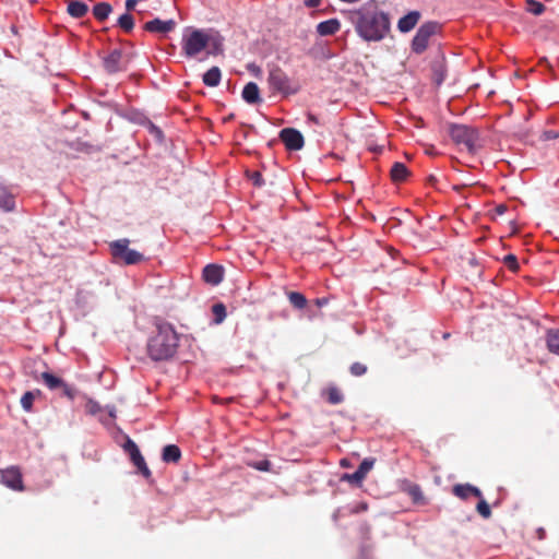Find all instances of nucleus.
Listing matches in <instances>:
<instances>
[{"label":"nucleus","instance_id":"36","mask_svg":"<svg viewBox=\"0 0 559 559\" xmlns=\"http://www.w3.org/2000/svg\"><path fill=\"white\" fill-rule=\"evenodd\" d=\"M476 510L477 512L484 518V519H488L490 518L491 515V510H490V507L489 504L481 498H479V502L477 503V507H476Z\"/></svg>","mask_w":559,"mask_h":559},{"label":"nucleus","instance_id":"7","mask_svg":"<svg viewBox=\"0 0 559 559\" xmlns=\"http://www.w3.org/2000/svg\"><path fill=\"white\" fill-rule=\"evenodd\" d=\"M440 24L435 21L421 24L412 40V50L417 55L423 53L428 48L430 39L440 31Z\"/></svg>","mask_w":559,"mask_h":559},{"label":"nucleus","instance_id":"55","mask_svg":"<svg viewBox=\"0 0 559 559\" xmlns=\"http://www.w3.org/2000/svg\"><path fill=\"white\" fill-rule=\"evenodd\" d=\"M428 180H429V182H435V181H436V178H435V176H430V177L428 178Z\"/></svg>","mask_w":559,"mask_h":559},{"label":"nucleus","instance_id":"25","mask_svg":"<svg viewBox=\"0 0 559 559\" xmlns=\"http://www.w3.org/2000/svg\"><path fill=\"white\" fill-rule=\"evenodd\" d=\"M111 11L112 7L108 2L96 3L92 10L94 17L99 22L105 21L109 16Z\"/></svg>","mask_w":559,"mask_h":559},{"label":"nucleus","instance_id":"34","mask_svg":"<svg viewBox=\"0 0 559 559\" xmlns=\"http://www.w3.org/2000/svg\"><path fill=\"white\" fill-rule=\"evenodd\" d=\"M526 11L534 15H540L545 11V5L536 0H526Z\"/></svg>","mask_w":559,"mask_h":559},{"label":"nucleus","instance_id":"8","mask_svg":"<svg viewBox=\"0 0 559 559\" xmlns=\"http://www.w3.org/2000/svg\"><path fill=\"white\" fill-rule=\"evenodd\" d=\"M128 62L129 60L120 49H114L103 59L104 69L109 74L127 70Z\"/></svg>","mask_w":559,"mask_h":559},{"label":"nucleus","instance_id":"26","mask_svg":"<svg viewBox=\"0 0 559 559\" xmlns=\"http://www.w3.org/2000/svg\"><path fill=\"white\" fill-rule=\"evenodd\" d=\"M15 206L13 195L4 187H0V209L10 212Z\"/></svg>","mask_w":559,"mask_h":559},{"label":"nucleus","instance_id":"44","mask_svg":"<svg viewBox=\"0 0 559 559\" xmlns=\"http://www.w3.org/2000/svg\"><path fill=\"white\" fill-rule=\"evenodd\" d=\"M559 138V132L554 130L544 131L540 135L543 141H549Z\"/></svg>","mask_w":559,"mask_h":559},{"label":"nucleus","instance_id":"23","mask_svg":"<svg viewBox=\"0 0 559 559\" xmlns=\"http://www.w3.org/2000/svg\"><path fill=\"white\" fill-rule=\"evenodd\" d=\"M445 75H447V68H445L443 60L433 62L432 63V81H433V83L437 86H440L443 83Z\"/></svg>","mask_w":559,"mask_h":559},{"label":"nucleus","instance_id":"40","mask_svg":"<svg viewBox=\"0 0 559 559\" xmlns=\"http://www.w3.org/2000/svg\"><path fill=\"white\" fill-rule=\"evenodd\" d=\"M250 466L261 472H269L271 469V462L269 460H262L259 462L251 463Z\"/></svg>","mask_w":559,"mask_h":559},{"label":"nucleus","instance_id":"29","mask_svg":"<svg viewBox=\"0 0 559 559\" xmlns=\"http://www.w3.org/2000/svg\"><path fill=\"white\" fill-rule=\"evenodd\" d=\"M407 493L414 503H416V504H425L426 503L425 496L423 493L420 486L411 485L407 488Z\"/></svg>","mask_w":559,"mask_h":559},{"label":"nucleus","instance_id":"52","mask_svg":"<svg viewBox=\"0 0 559 559\" xmlns=\"http://www.w3.org/2000/svg\"><path fill=\"white\" fill-rule=\"evenodd\" d=\"M497 211H498V213L502 214L506 211V206L504 205H500V206L497 207Z\"/></svg>","mask_w":559,"mask_h":559},{"label":"nucleus","instance_id":"12","mask_svg":"<svg viewBox=\"0 0 559 559\" xmlns=\"http://www.w3.org/2000/svg\"><path fill=\"white\" fill-rule=\"evenodd\" d=\"M204 282L213 286L218 285L223 281L224 269L217 264H207L202 273Z\"/></svg>","mask_w":559,"mask_h":559},{"label":"nucleus","instance_id":"20","mask_svg":"<svg viewBox=\"0 0 559 559\" xmlns=\"http://www.w3.org/2000/svg\"><path fill=\"white\" fill-rule=\"evenodd\" d=\"M222 79V72L218 67L209 69L202 78L203 83L209 87H216Z\"/></svg>","mask_w":559,"mask_h":559},{"label":"nucleus","instance_id":"33","mask_svg":"<svg viewBox=\"0 0 559 559\" xmlns=\"http://www.w3.org/2000/svg\"><path fill=\"white\" fill-rule=\"evenodd\" d=\"M374 463L376 459L373 457H367L362 460V462L357 468V472L362 476L364 479L366 478L367 474L372 469Z\"/></svg>","mask_w":559,"mask_h":559},{"label":"nucleus","instance_id":"49","mask_svg":"<svg viewBox=\"0 0 559 559\" xmlns=\"http://www.w3.org/2000/svg\"><path fill=\"white\" fill-rule=\"evenodd\" d=\"M328 302H329L328 298H324V297L316 299V305L318 307H323V306L328 305Z\"/></svg>","mask_w":559,"mask_h":559},{"label":"nucleus","instance_id":"19","mask_svg":"<svg viewBox=\"0 0 559 559\" xmlns=\"http://www.w3.org/2000/svg\"><path fill=\"white\" fill-rule=\"evenodd\" d=\"M207 55L212 56H221L224 53V38L216 34L214 36L210 35V41L207 44Z\"/></svg>","mask_w":559,"mask_h":559},{"label":"nucleus","instance_id":"21","mask_svg":"<svg viewBox=\"0 0 559 559\" xmlns=\"http://www.w3.org/2000/svg\"><path fill=\"white\" fill-rule=\"evenodd\" d=\"M67 11L72 17L80 19L87 13L88 7L82 1L73 0L68 3Z\"/></svg>","mask_w":559,"mask_h":559},{"label":"nucleus","instance_id":"53","mask_svg":"<svg viewBox=\"0 0 559 559\" xmlns=\"http://www.w3.org/2000/svg\"><path fill=\"white\" fill-rule=\"evenodd\" d=\"M109 415H110L111 417H116V415H115V407H112L111 409H109Z\"/></svg>","mask_w":559,"mask_h":559},{"label":"nucleus","instance_id":"35","mask_svg":"<svg viewBox=\"0 0 559 559\" xmlns=\"http://www.w3.org/2000/svg\"><path fill=\"white\" fill-rule=\"evenodd\" d=\"M34 399H35L34 392L28 391L23 394V396L21 397V405L24 408V411L31 412Z\"/></svg>","mask_w":559,"mask_h":559},{"label":"nucleus","instance_id":"15","mask_svg":"<svg viewBox=\"0 0 559 559\" xmlns=\"http://www.w3.org/2000/svg\"><path fill=\"white\" fill-rule=\"evenodd\" d=\"M420 19V13L418 11H411L399 20L397 27L400 32L407 33L412 31Z\"/></svg>","mask_w":559,"mask_h":559},{"label":"nucleus","instance_id":"16","mask_svg":"<svg viewBox=\"0 0 559 559\" xmlns=\"http://www.w3.org/2000/svg\"><path fill=\"white\" fill-rule=\"evenodd\" d=\"M341 28V22L337 19H330L320 22L317 25V32L320 36H331L336 34Z\"/></svg>","mask_w":559,"mask_h":559},{"label":"nucleus","instance_id":"1","mask_svg":"<svg viewBox=\"0 0 559 559\" xmlns=\"http://www.w3.org/2000/svg\"><path fill=\"white\" fill-rule=\"evenodd\" d=\"M179 346V334L174 325L166 321L155 324V332L148 337L146 350L154 361H163L173 358Z\"/></svg>","mask_w":559,"mask_h":559},{"label":"nucleus","instance_id":"54","mask_svg":"<svg viewBox=\"0 0 559 559\" xmlns=\"http://www.w3.org/2000/svg\"><path fill=\"white\" fill-rule=\"evenodd\" d=\"M249 69H251V70H253V71H257V72H260V68L254 67V66L250 67Z\"/></svg>","mask_w":559,"mask_h":559},{"label":"nucleus","instance_id":"28","mask_svg":"<svg viewBox=\"0 0 559 559\" xmlns=\"http://www.w3.org/2000/svg\"><path fill=\"white\" fill-rule=\"evenodd\" d=\"M41 380L50 390H57L63 385V380L49 372L41 373Z\"/></svg>","mask_w":559,"mask_h":559},{"label":"nucleus","instance_id":"6","mask_svg":"<svg viewBox=\"0 0 559 559\" xmlns=\"http://www.w3.org/2000/svg\"><path fill=\"white\" fill-rule=\"evenodd\" d=\"M129 245L130 240L127 238L110 242L109 248L112 257L127 265H133L144 261V255L136 250L130 249Z\"/></svg>","mask_w":559,"mask_h":559},{"label":"nucleus","instance_id":"37","mask_svg":"<svg viewBox=\"0 0 559 559\" xmlns=\"http://www.w3.org/2000/svg\"><path fill=\"white\" fill-rule=\"evenodd\" d=\"M367 366L359 361L352 364L349 367V371L354 377H361L367 372Z\"/></svg>","mask_w":559,"mask_h":559},{"label":"nucleus","instance_id":"48","mask_svg":"<svg viewBox=\"0 0 559 559\" xmlns=\"http://www.w3.org/2000/svg\"><path fill=\"white\" fill-rule=\"evenodd\" d=\"M307 118H308V120H309V121H311L312 123L321 124V122H320L319 118H318L316 115L311 114V112H309V114L307 115Z\"/></svg>","mask_w":559,"mask_h":559},{"label":"nucleus","instance_id":"42","mask_svg":"<svg viewBox=\"0 0 559 559\" xmlns=\"http://www.w3.org/2000/svg\"><path fill=\"white\" fill-rule=\"evenodd\" d=\"M59 389L62 390V394L67 396L70 400H73L76 395V391L74 388L70 386L66 382H63V385H61Z\"/></svg>","mask_w":559,"mask_h":559},{"label":"nucleus","instance_id":"5","mask_svg":"<svg viewBox=\"0 0 559 559\" xmlns=\"http://www.w3.org/2000/svg\"><path fill=\"white\" fill-rule=\"evenodd\" d=\"M450 136L457 145H463L468 152L480 146L478 130L466 124H451Z\"/></svg>","mask_w":559,"mask_h":559},{"label":"nucleus","instance_id":"47","mask_svg":"<svg viewBox=\"0 0 559 559\" xmlns=\"http://www.w3.org/2000/svg\"><path fill=\"white\" fill-rule=\"evenodd\" d=\"M138 3V0H127L126 1V9L128 12L134 10L135 5Z\"/></svg>","mask_w":559,"mask_h":559},{"label":"nucleus","instance_id":"17","mask_svg":"<svg viewBox=\"0 0 559 559\" xmlns=\"http://www.w3.org/2000/svg\"><path fill=\"white\" fill-rule=\"evenodd\" d=\"M409 170L405 164L395 162L390 170L391 180L395 183L405 181L409 176Z\"/></svg>","mask_w":559,"mask_h":559},{"label":"nucleus","instance_id":"30","mask_svg":"<svg viewBox=\"0 0 559 559\" xmlns=\"http://www.w3.org/2000/svg\"><path fill=\"white\" fill-rule=\"evenodd\" d=\"M287 297L290 305L296 309H304L307 306V299L301 293L289 292Z\"/></svg>","mask_w":559,"mask_h":559},{"label":"nucleus","instance_id":"14","mask_svg":"<svg viewBox=\"0 0 559 559\" xmlns=\"http://www.w3.org/2000/svg\"><path fill=\"white\" fill-rule=\"evenodd\" d=\"M241 96L246 103L251 105L262 102V98L260 97V88L254 82H249L245 85Z\"/></svg>","mask_w":559,"mask_h":559},{"label":"nucleus","instance_id":"27","mask_svg":"<svg viewBox=\"0 0 559 559\" xmlns=\"http://www.w3.org/2000/svg\"><path fill=\"white\" fill-rule=\"evenodd\" d=\"M324 394L326 395L328 402L332 405L341 404L344 401L343 393L334 385L329 386Z\"/></svg>","mask_w":559,"mask_h":559},{"label":"nucleus","instance_id":"31","mask_svg":"<svg viewBox=\"0 0 559 559\" xmlns=\"http://www.w3.org/2000/svg\"><path fill=\"white\" fill-rule=\"evenodd\" d=\"M118 26L126 33L132 32L134 27V19L133 16L127 12L118 19Z\"/></svg>","mask_w":559,"mask_h":559},{"label":"nucleus","instance_id":"50","mask_svg":"<svg viewBox=\"0 0 559 559\" xmlns=\"http://www.w3.org/2000/svg\"><path fill=\"white\" fill-rule=\"evenodd\" d=\"M545 530L544 528H538L537 530V535H538V538L539 539H543L545 537Z\"/></svg>","mask_w":559,"mask_h":559},{"label":"nucleus","instance_id":"9","mask_svg":"<svg viewBox=\"0 0 559 559\" xmlns=\"http://www.w3.org/2000/svg\"><path fill=\"white\" fill-rule=\"evenodd\" d=\"M0 479H1V484H3L5 487H8L12 490H15V491L24 490L22 472L17 466H10L8 468L1 469L0 471Z\"/></svg>","mask_w":559,"mask_h":559},{"label":"nucleus","instance_id":"22","mask_svg":"<svg viewBox=\"0 0 559 559\" xmlns=\"http://www.w3.org/2000/svg\"><path fill=\"white\" fill-rule=\"evenodd\" d=\"M162 457L166 463H177L181 457V451L177 445L168 444L163 449Z\"/></svg>","mask_w":559,"mask_h":559},{"label":"nucleus","instance_id":"32","mask_svg":"<svg viewBox=\"0 0 559 559\" xmlns=\"http://www.w3.org/2000/svg\"><path fill=\"white\" fill-rule=\"evenodd\" d=\"M212 312L215 324H221L226 318V307L222 302L213 305Z\"/></svg>","mask_w":559,"mask_h":559},{"label":"nucleus","instance_id":"3","mask_svg":"<svg viewBox=\"0 0 559 559\" xmlns=\"http://www.w3.org/2000/svg\"><path fill=\"white\" fill-rule=\"evenodd\" d=\"M266 82L269 88L274 94L289 96L297 94L299 91L298 84H296L280 66L274 63L267 66Z\"/></svg>","mask_w":559,"mask_h":559},{"label":"nucleus","instance_id":"41","mask_svg":"<svg viewBox=\"0 0 559 559\" xmlns=\"http://www.w3.org/2000/svg\"><path fill=\"white\" fill-rule=\"evenodd\" d=\"M85 409L88 414L95 415L100 411V406L96 401L88 400L85 404Z\"/></svg>","mask_w":559,"mask_h":559},{"label":"nucleus","instance_id":"13","mask_svg":"<svg viewBox=\"0 0 559 559\" xmlns=\"http://www.w3.org/2000/svg\"><path fill=\"white\" fill-rule=\"evenodd\" d=\"M452 492L462 500L468 499L471 496L481 498V491L471 484H457L453 486Z\"/></svg>","mask_w":559,"mask_h":559},{"label":"nucleus","instance_id":"2","mask_svg":"<svg viewBox=\"0 0 559 559\" xmlns=\"http://www.w3.org/2000/svg\"><path fill=\"white\" fill-rule=\"evenodd\" d=\"M390 29V16L381 10L362 9L356 13L355 31L366 41H380Z\"/></svg>","mask_w":559,"mask_h":559},{"label":"nucleus","instance_id":"51","mask_svg":"<svg viewBox=\"0 0 559 559\" xmlns=\"http://www.w3.org/2000/svg\"><path fill=\"white\" fill-rule=\"evenodd\" d=\"M468 264L475 267H478V263L475 258L468 259Z\"/></svg>","mask_w":559,"mask_h":559},{"label":"nucleus","instance_id":"24","mask_svg":"<svg viewBox=\"0 0 559 559\" xmlns=\"http://www.w3.org/2000/svg\"><path fill=\"white\" fill-rule=\"evenodd\" d=\"M130 459L132 463L138 467L139 472L145 477L150 478L152 473L150 468L147 467L144 457L142 456L140 450L134 451V453H131Z\"/></svg>","mask_w":559,"mask_h":559},{"label":"nucleus","instance_id":"39","mask_svg":"<svg viewBox=\"0 0 559 559\" xmlns=\"http://www.w3.org/2000/svg\"><path fill=\"white\" fill-rule=\"evenodd\" d=\"M342 480H347L352 484L360 485L364 480L362 476L356 471L353 474H344Z\"/></svg>","mask_w":559,"mask_h":559},{"label":"nucleus","instance_id":"46","mask_svg":"<svg viewBox=\"0 0 559 559\" xmlns=\"http://www.w3.org/2000/svg\"><path fill=\"white\" fill-rule=\"evenodd\" d=\"M304 3L307 8H317L320 5L321 0H305Z\"/></svg>","mask_w":559,"mask_h":559},{"label":"nucleus","instance_id":"43","mask_svg":"<svg viewBox=\"0 0 559 559\" xmlns=\"http://www.w3.org/2000/svg\"><path fill=\"white\" fill-rule=\"evenodd\" d=\"M249 178L252 181V183L257 187H261L263 185V178L259 171H252L251 174H249Z\"/></svg>","mask_w":559,"mask_h":559},{"label":"nucleus","instance_id":"38","mask_svg":"<svg viewBox=\"0 0 559 559\" xmlns=\"http://www.w3.org/2000/svg\"><path fill=\"white\" fill-rule=\"evenodd\" d=\"M503 264L512 272H518L520 265L514 254H508L503 258Z\"/></svg>","mask_w":559,"mask_h":559},{"label":"nucleus","instance_id":"45","mask_svg":"<svg viewBox=\"0 0 559 559\" xmlns=\"http://www.w3.org/2000/svg\"><path fill=\"white\" fill-rule=\"evenodd\" d=\"M124 450L131 455L134 451H139V448L132 440L128 439L124 444Z\"/></svg>","mask_w":559,"mask_h":559},{"label":"nucleus","instance_id":"10","mask_svg":"<svg viewBox=\"0 0 559 559\" xmlns=\"http://www.w3.org/2000/svg\"><path fill=\"white\" fill-rule=\"evenodd\" d=\"M280 139L285 144L286 148L290 151H299L305 144L302 134L294 128L281 130Z\"/></svg>","mask_w":559,"mask_h":559},{"label":"nucleus","instance_id":"4","mask_svg":"<svg viewBox=\"0 0 559 559\" xmlns=\"http://www.w3.org/2000/svg\"><path fill=\"white\" fill-rule=\"evenodd\" d=\"M209 41L210 35L202 29H192L182 36V55L187 58H195L206 49Z\"/></svg>","mask_w":559,"mask_h":559},{"label":"nucleus","instance_id":"11","mask_svg":"<svg viewBox=\"0 0 559 559\" xmlns=\"http://www.w3.org/2000/svg\"><path fill=\"white\" fill-rule=\"evenodd\" d=\"M176 22L174 20H160L158 17L147 21L143 25V29L153 33V34H162L166 35L173 32L176 28Z\"/></svg>","mask_w":559,"mask_h":559},{"label":"nucleus","instance_id":"18","mask_svg":"<svg viewBox=\"0 0 559 559\" xmlns=\"http://www.w3.org/2000/svg\"><path fill=\"white\" fill-rule=\"evenodd\" d=\"M545 341L549 353L559 356V329L547 330Z\"/></svg>","mask_w":559,"mask_h":559}]
</instances>
